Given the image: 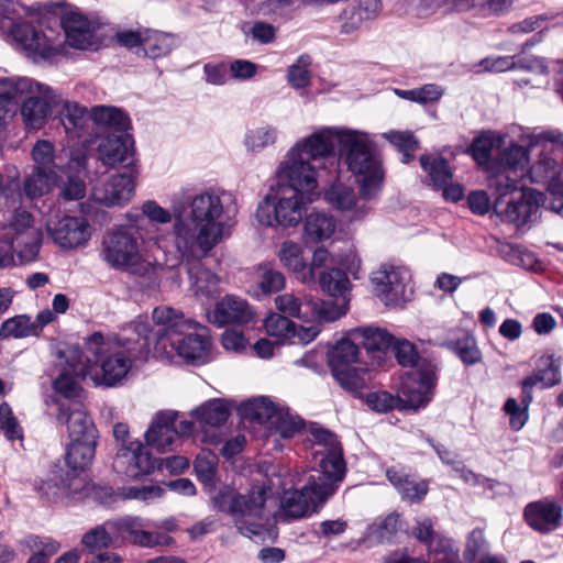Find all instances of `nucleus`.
<instances>
[{
	"instance_id": "nucleus-1",
	"label": "nucleus",
	"mask_w": 563,
	"mask_h": 563,
	"mask_svg": "<svg viewBox=\"0 0 563 563\" xmlns=\"http://www.w3.org/2000/svg\"><path fill=\"white\" fill-rule=\"evenodd\" d=\"M147 330V317H139L125 324L113 340H106L101 332L92 333L85 341V356L79 349H74L78 355V362L71 364L74 374L84 379L92 365L99 363L101 374L96 376V382L106 387L115 386L128 375L134 362L152 356Z\"/></svg>"
},
{
	"instance_id": "nucleus-2",
	"label": "nucleus",
	"mask_w": 563,
	"mask_h": 563,
	"mask_svg": "<svg viewBox=\"0 0 563 563\" xmlns=\"http://www.w3.org/2000/svg\"><path fill=\"white\" fill-rule=\"evenodd\" d=\"M153 327L148 321L146 335L151 336V354L153 357L178 356L190 364L208 362L212 341L206 325L186 320L184 313L168 306H159L153 310Z\"/></svg>"
},
{
	"instance_id": "nucleus-3",
	"label": "nucleus",
	"mask_w": 563,
	"mask_h": 563,
	"mask_svg": "<svg viewBox=\"0 0 563 563\" xmlns=\"http://www.w3.org/2000/svg\"><path fill=\"white\" fill-rule=\"evenodd\" d=\"M223 205L211 191L197 195L190 202V218L176 216L175 246L187 258L205 257L222 239Z\"/></svg>"
},
{
	"instance_id": "nucleus-4",
	"label": "nucleus",
	"mask_w": 563,
	"mask_h": 563,
	"mask_svg": "<svg viewBox=\"0 0 563 563\" xmlns=\"http://www.w3.org/2000/svg\"><path fill=\"white\" fill-rule=\"evenodd\" d=\"M494 188V212L504 221L522 227L537 216L544 202V195L532 188L518 186V180L505 173H498L490 179Z\"/></svg>"
},
{
	"instance_id": "nucleus-5",
	"label": "nucleus",
	"mask_w": 563,
	"mask_h": 563,
	"mask_svg": "<svg viewBox=\"0 0 563 563\" xmlns=\"http://www.w3.org/2000/svg\"><path fill=\"white\" fill-rule=\"evenodd\" d=\"M336 140L340 145V157L353 174L363 177L360 180L362 196L374 197L382 181L379 163L373 152L374 142L368 134L355 130L339 132Z\"/></svg>"
},
{
	"instance_id": "nucleus-6",
	"label": "nucleus",
	"mask_w": 563,
	"mask_h": 563,
	"mask_svg": "<svg viewBox=\"0 0 563 563\" xmlns=\"http://www.w3.org/2000/svg\"><path fill=\"white\" fill-rule=\"evenodd\" d=\"M267 488L264 485H253L245 494L238 493L230 486H223L211 497L216 510L233 518L236 528L244 536L258 534L263 518Z\"/></svg>"
},
{
	"instance_id": "nucleus-7",
	"label": "nucleus",
	"mask_w": 563,
	"mask_h": 563,
	"mask_svg": "<svg viewBox=\"0 0 563 563\" xmlns=\"http://www.w3.org/2000/svg\"><path fill=\"white\" fill-rule=\"evenodd\" d=\"M145 235L141 224L122 225L108 231L100 249L101 260L112 269L144 275L146 263L141 253Z\"/></svg>"
},
{
	"instance_id": "nucleus-8",
	"label": "nucleus",
	"mask_w": 563,
	"mask_h": 563,
	"mask_svg": "<svg viewBox=\"0 0 563 563\" xmlns=\"http://www.w3.org/2000/svg\"><path fill=\"white\" fill-rule=\"evenodd\" d=\"M341 483L321 473L317 476L311 475L302 488L284 492L280 499V517L296 520L316 512L335 494Z\"/></svg>"
},
{
	"instance_id": "nucleus-9",
	"label": "nucleus",
	"mask_w": 563,
	"mask_h": 563,
	"mask_svg": "<svg viewBox=\"0 0 563 563\" xmlns=\"http://www.w3.org/2000/svg\"><path fill=\"white\" fill-rule=\"evenodd\" d=\"M0 30L10 31L12 38L30 55L49 58L56 52L47 37L33 25L15 22V5L13 0H0Z\"/></svg>"
},
{
	"instance_id": "nucleus-10",
	"label": "nucleus",
	"mask_w": 563,
	"mask_h": 563,
	"mask_svg": "<svg viewBox=\"0 0 563 563\" xmlns=\"http://www.w3.org/2000/svg\"><path fill=\"white\" fill-rule=\"evenodd\" d=\"M437 368L421 364L401 376L398 397L401 409L419 410L431 401L437 386Z\"/></svg>"
},
{
	"instance_id": "nucleus-11",
	"label": "nucleus",
	"mask_w": 563,
	"mask_h": 563,
	"mask_svg": "<svg viewBox=\"0 0 563 563\" xmlns=\"http://www.w3.org/2000/svg\"><path fill=\"white\" fill-rule=\"evenodd\" d=\"M1 229L14 233V241L22 243L23 249L16 250L19 262L27 264L36 260L41 246V232L33 228V216L22 208L0 212Z\"/></svg>"
},
{
	"instance_id": "nucleus-12",
	"label": "nucleus",
	"mask_w": 563,
	"mask_h": 563,
	"mask_svg": "<svg viewBox=\"0 0 563 563\" xmlns=\"http://www.w3.org/2000/svg\"><path fill=\"white\" fill-rule=\"evenodd\" d=\"M317 167L302 156L299 146H294L279 165L278 181L287 191L311 194L317 188Z\"/></svg>"
},
{
	"instance_id": "nucleus-13",
	"label": "nucleus",
	"mask_w": 563,
	"mask_h": 563,
	"mask_svg": "<svg viewBox=\"0 0 563 563\" xmlns=\"http://www.w3.org/2000/svg\"><path fill=\"white\" fill-rule=\"evenodd\" d=\"M277 199L276 202L271 201L267 197L258 205L256 210V219L263 225L267 227H296L301 220L305 212V201L301 194L289 191Z\"/></svg>"
},
{
	"instance_id": "nucleus-14",
	"label": "nucleus",
	"mask_w": 563,
	"mask_h": 563,
	"mask_svg": "<svg viewBox=\"0 0 563 563\" xmlns=\"http://www.w3.org/2000/svg\"><path fill=\"white\" fill-rule=\"evenodd\" d=\"M21 106V115L27 129L38 130L46 122L51 112L59 108L62 97L51 87L34 80V87L25 91Z\"/></svg>"
},
{
	"instance_id": "nucleus-15",
	"label": "nucleus",
	"mask_w": 563,
	"mask_h": 563,
	"mask_svg": "<svg viewBox=\"0 0 563 563\" xmlns=\"http://www.w3.org/2000/svg\"><path fill=\"white\" fill-rule=\"evenodd\" d=\"M311 435L316 445L321 448L316 451V457L320 456L317 472L343 482L346 474V464L336 435L323 428H313Z\"/></svg>"
},
{
	"instance_id": "nucleus-16",
	"label": "nucleus",
	"mask_w": 563,
	"mask_h": 563,
	"mask_svg": "<svg viewBox=\"0 0 563 563\" xmlns=\"http://www.w3.org/2000/svg\"><path fill=\"white\" fill-rule=\"evenodd\" d=\"M156 463L146 445L133 441L121 445L113 459L112 467L118 474L135 479L154 472Z\"/></svg>"
},
{
	"instance_id": "nucleus-17",
	"label": "nucleus",
	"mask_w": 563,
	"mask_h": 563,
	"mask_svg": "<svg viewBox=\"0 0 563 563\" xmlns=\"http://www.w3.org/2000/svg\"><path fill=\"white\" fill-rule=\"evenodd\" d=\"M98 155L106 166H120L124 170L136 168L134 141L128 133H111L101 137L98 144Z\"/></svg>"
},
{
	"instance_id": "nucleus-18",
	"label": "nucleus",
	"mask_w": 563,
	"mask_h": 563,
	"mask_svg": "<svg viewBox=\"0 0 563 563\" xmlns=\"http://www.w3.org/2000/svg\"><path fill=\"white\" fill-rule=\"evenodd\" d=\"M137 174V168H132L110 176L103 184L93 188V199L107 207L124 205L134 194V179Z\"/></svg>"
},
{
	"instance_id": "nucleus-19",
	"label": "nucleus",
	"mask_w": 563,
	"mask_h": 563,
	"mask_svg": "<svg viewBox=\"0 0 563 563\" xmlns=\"http://www.w3.org/2000/svg\"><path fill=\"white\" fill-rule=\"evenodd\" d=\"M53 241L63 249L85 245L91 236L90 225L84 217L65 216L47 223Z\"/></svg>"
},
{
	"instance_id": "nucleus-20",
	"label": "nucleus",
	"mask_w": 563,
	"mask_h": 563,
	"mask_svg": "<svg viewBox=\"0 0 563 563\" xmlns=\"http://www.w3.org/2000/svg\"><path fill=\"white\" fill-rule=\"evenodd\" d=\"M106 526L117 537L140 547L166 545L173 541L167 534L143 530L144 523L140 517L125 516L113 521H107Z\"/></svg>"
},
{
	"instance_id": "nucleus-21",
	"label": "nucleus",
	"mask_w": 563,
	"mask_h": 563,
	"mask_svg": "<svg viewBox=\"0 0 563 563\" xmlns=\"http://www.w3.org/2000/svg\"><path fill=\"white\" fill-rule=\"evenodd\" d=\"M523 519L532 530L549 534L561 526L563 507L548 498L531 501L523 508Z\"/></svg>"
},
{
	"instance_id": "nucleus-22",
	"label": "nucleus",
	"mask_w": 563,
	"mask_h": 563,
	"mask_svg": "<svg viewBox=\"0 0 563 563\" xmlns=\"http://www.w3.org/2000/svg\"><path fill=\"white\" fill-rule=\"evenodd\" d=\"M408 277L406 269L383 265L373 272L371 282L378 297L386 303L396 302L405 297V282Z\"/></svg>"
},
{
	"instance_id": "nucleus-23",
	"label": "nucleus",
	"mask_w": 563,
	"mask_h": 563,
	"mask_svg": "<svg viewBox=\"0 0 563 563\" xmlns=\"http://www.w3.org/2000/svg\"><path fill=\"white\" fill-rule=\"evenodd\" d=\"M254 318V313L246 300L225 296L208 312L209 322L223 327L229 323L246 324Z\"/></svg>"
},
{
	"instance_id": "nucleus-24",
	"label": "nucleus",
	"mask_w": 563,
	"mask_h": 563,
	"mask_svg": "<svg viewBox=\"0 0 563 563\" xmlns=\"http://www.w3.org/2000/svg\"><path fill=\"white\" fill-rule=\"evenodd\" d=\"M560 380V361L554 358L553 355L542 356L538 368L521 383L522 404L527 406L532 402L534 386L541 385L542 388H549L559 384Z\"/></svg>"
},
{
	"instance_id": "nucleus-25",
	"label": "nucleus",
	"mask_w": 563,
	"mask_h": 563,
	"mask_svg": "<svg viewBox=\"0 0 563 563\" xmlns=\"http://www.w3.org/2000/svg\"><path fill=\"white\" fill-rule=\"evenodd\" d=\"M57 420L67 424L69 439H87L92 441V439L98 438V432L91 418L86 413L82 405L78 402L68 406L60 405Z\"/></svg>"
},
{
	"instance_id": "nucleus-26",
	"label": "nucleus",
	"mask_w": 563,
	"mask_h": 563,
	"mask_svg": "<svg viewBox=\"0 0 563 563\" xmlns=\"http://www.w3.org/2000/svg\"><path fill=\"white\" fill-rule=\"evenodd\" d=\"M82 488V481L75 473L56 466L51 475L36 486L37 492L48 500L56 501L78 493Z\"/></svg>"
},
{
	"instance_id": "nucleus-27",
	"label": "nucleus",
	"mask_w": 563,
	"mask_h": 563,
	"mask_svg": "<svg viewBox=\"0 0 563 563\" xmlns=\"http://www.w3.org/2000/svg\"><path fill=\"white\" fill-rule=\"evenodd\" d=\"M341 131L338 129H323L303 139L302 142L297 143L295 146H299L302 156L314 165V163L322 158L333 157L335 143H338L336 134Z\"/></svg>"
},
{
	"instance_id": "nucleus-28",
	"label": "nucleus",
	"mask_w": 563,
	"mask_h": 563,
	"mask_svg": "<svg viewBox=\"0 0 563 563\" xmlns=\"http://www.w3.org/2000/svg\"><path fill=\"white\" fill-rule=\"evenodd\" d=\"M176 420L177 412L175 411L157 413L153 423L145 432L146 443L158 451H166L177 438Z\"/></svg>"
},
{
	"instance_id": "nucleus-29",
	"label": "nucleus",
	"mask_w": 563,
	"mask_h": 563,
	"mask_svg": "<svg viewBox=\"0 0 563 563\" xmlns=\"http://www.w3.org/2000/svg\"><path fill=\"white\" fill-rule=\"evenodd\" d=\"M34 87L31 78L0 79V122L16 112L18 99Z\"/></svg>"
},
{
	"instance_id": "nucleus-30",
	"label": "nucleus",
	"mask_w": 563,
	"mask_h": 563,
	"mask_svg": "<svg viewBox=\"0 0 563 563\" xmlns=\"http://www.w3.org/2000/svg\"><path fill=\"white\" fill-rule=\"evenodd\" d=\"M67 43L79 49H87L93 44V25L79 13H68L62 20Z\"/></svg>"
},
{
	"instance_id": "nucleus-31",
	"label": "nucleus",
	"mask_w": 563,
	"mask_h": 563,
	"mask_svg": "<svg viewBox=\"0 0 563 563\" xmlns=\"http://www.w3.org/2000/svg\"><path fill=\"white\" fill-rule=\"evenodd\" d=\"M360 195H362L360 192ZM325 200L335 209L353 211L354 218L363 217L366 211V201L371 198L361 196L357 200L354 190L343 184L332 185L324 194Z\"/></svg>"
},
{
	"instance_id": "nucleus-32",
	"label": "nucleus",
	"mask_w": 563,
	"mask_h": 563,
	"mask_svg": "<svg viewBox=\"0 0 563 563\" xmlns=\"http://www.w3.org/2000/svg\"><path fill=\"white\" fill-rule=\"evenodd\" d=\"M386 477L401 497L411 503L422 500L428 493V484L426 482L412 479L401 467L391 466L387 468Z\"/></svg>"
},
{
	"instance_id": "nucleus-33",
	"label": "nucleus",
	"mask_w": 563,
	"mask_h": 563,
	"mask_svg": "<svg viewBox=\"0 0 563 563\" xmlns=\"http://www.w3.org/2000/svg\"><path fill=\"white\" fill-rule=\"evenodd\" d=\"M97 439L82 440V439H70V443L66 451V465L68 466L67 472L75 473L79 477L80 472L88 467L96 453Z\"/></svg>"
},
{
	"instance_id": "nucleus-34",
	"label": "nucleus",
	"mask_w": 563,
	"mask_h": 563,
	"mask_svg": "<svg viewBox=\"0 0 563 563\" xmlns=\"http://www.w3.org/2000/svg\"><path fill=\"white\" fill-rule=\"evenodd\" d=\"M541 141V139L539 137ZM543 147L539 159L530 167L529 175L532 183L543 184L554 179L559 175L558 161L562 159V154L551 150L549 141L542 140Z\"/></svg>"
},
{
	"instance_id": "nucleus-35",
	"label": "nucleus",
	"mask_w": 563,
	"mask_h": 563,
	"mask_svg": "<svg viewBox=\"0 0 563 563\" xmlns=\"http://www.w3.org/2000/svg\"><path fill=\"white\" fill-rule=\"evenodd\" d=\"M181 257L187 262V265H189L188 275L192 282L196 295H201L205 297L216 296L218 292L219 278L211 271L199 267L200 260L202 257L187 258L183 255Z\"/></svg>"
},
{
	"instance_id": "nucleus-36",
	"label": "nucleus",
	"mask_w": 563,
	"mask_h": 563,
	"mask_svg": "<svg viewBox=\"0 0 563 563\" xmlns=\"http://www.w3.org/2000/svg\"><path fill=\"white\" fill-rule=\"evenodd\" d=\"M192 415L202 429L206 427L218 428L227 422L230 408L224 400L212 399L195 409Z\"/></svg>"
},
{
	"instance_id": "nucleus-37",
	"label": "nucleus",
	"mask_w": 563,
	"mask_h": 563,
	"mask_svg": "<svg viewBox=\"0 0 563 563\" xmlns=\"http://www.w3.org/2000/svg\"><path fill=\"white\" fill-rule=\"evenodd\" d=\"M319 285L330 297L349 301L351 288L346 273L340 268H330L319 274Z\"/></svg>"
},
{
	"instance_id": "nucleus-38",
	"label": "nucleus",
	"mask_w": 563,
	"mask_h": 563,
	"mask_svg": "<svg viewBox=\"0 0 563 563\" xmlns=\"http://www.w3.org/2000/svg\"><path fill=\"white\" fill-rule=\"evenodd\" d=\"M335 219L324 212H311L305 221V235L308 241L322 242L332 236L335 231Z\"/></svg>"
},
{
	"instance_id": "nucleus-39",
	"label": "nucleus",
	"mask_w": 563,
	"mask_h": 563,
	"mask_svg": "<svg viewBox=\"0 0 563 563\" xmlns=\"http://www.w3.org/2000/svg\"><path fill=\"white\" fill-rule=\"evenodd\" d=\"M275 305L284 316L298 318L305 322L311 321L314 309L313 303H311V296H305L303 299H299L292 294H284L275 298Z\"/></svg>"
},
{
	"instance_id": "nucleus-40",
	"label": "nucleus",
	"mask_w": 563,
	"mask_h": 563,
	"mask_svg": "<svg viewBox=\"0 0 563 563\" xmlns=\"http://www.w3.org/2000/svg\"><path fill=\"white\" fill-rule=\"evenodd\" d=\"M358 346L350 339H342L329 352L331 372L352 367L358 360Z\"/></svg>"
},
{
	"instance_id": "nucleus-41",
	"label": "nucleus",
	"mask_w": 563,
	"mask_h": 563,
	"mask_svg": "<svg viewBox=\"0 0 563 563\" xmlns=\"http://www.w3.org/2000/svg\"><path fill=\"white\" fill-rule=\"evenodd\" d=\"M175 45L174 36L158 31H145L141 56L152 59L161 58L170 53Z\"/></svg>"
},
{
	"instance_id": "nucleus-42",
	"label": "nucleus",
	"mask_w": 563,
	"mask_h": 563,
	"mask_svg": "<svg viewBox=\"0 0 563 563\" xmlns=\"http://www.w3.org/2000/svg\"><path fill=\"white\" fill-rule=\"evenodd\" d=\"M55 170L36 169L25 177L23 192L26 198L33 200L49 191L51 186L56 181Z\"/></svg>"
},
{
	"instance_id": "nucleus-43",
	"label": "nucleus",
	"mask_w": 563,
	"mask_h": 563,
	"mask_svg": "<svg viewBox=\"0 0 563 563\" xmlns=\"http://www.w3.org/2000/svg\"><path fill=\"white\" fill-rule=\"evenodd\" d=\"M277 412L278 409L267 397L249 400L241 408V413L244 418L261 424L269 423L272 426Z\"/></svg>"
},
{
	"instance_id": "nucleus-44",
	"label": "nucleus",
	"mask_w": 563,
	"mask_h": 563,
	"mask_svg": "<svg viewBox=\"0 0 563 563\" xmlns=\"http://www.w3.org/2000/svg\"><path fill=\"white\" fill-rule=\"evenodd\" d=\"M356 339H360L368 352H385L391 349L395 338L385 329L364 328L354 331Z\"/></svg>"
},
{
	"instance_id": "nucleus-45",
	"label": "nucleus",
	"mask_w": 563,
	"mask_h": 563,
	"mask_svg": "<svg viewBox=\"0 0 563 563\" xmlns=\"http://www.w3.org/2000/svg\"><path fill=\"white\" fill-rule=\"evenodd\" d=\"M279 260L287 268L291 269L301 282L307 283V277L310 276V273H307V264L299 244L291 241L284 242L279 250Z\"/></svg>"
},
{
	"instance_id": "nucleus-46",
	"label": "nucleus",
	"mask_w": 563,
	"mask_h": 563,
	"mask_svg": "<svg viewBox=\"0 0 563 563\" xmlns=\"http://www.w3.org/2000/svg\"><path fill=\"white\" fill-rule=\"evenodd\" d=\"M89 117L97 124L113 128L118 133L125 132L130 123L122 110L111 106H96Z\"/></svg>"
},
{
	"instance_id": "nucleus-47",
	"label": "nucleus",
	"mask_w": 563,
	"mask_h": 563,
	"mask_svg": "<svg viewBox=\"0 0 563 563\" xmlns=\"http://www.w3.org/2000/svg\"><path fill=\"white\" fill-rule=\"evenodd\" d=\"M311 303H313L314 309L310 322L320 323L333 322L344 316L347 311L349 301H344V299L323 301L311 297Z\"/></svg>"
},
{
	"instance_id": "nucleus-48",
	"label": "nucleus",
	"mask_w": 563,
	"mask_h": 563,
	"mask_svg": "<svg viewBox=\"0 0 563 563\" xmlns=\"http://www.w3.org/2000/svg\"><path fill=\"white\" fill-rule=\"evenodd\" d=\"M58 110L59 119L67 133H76L82 129L87 119L88 111L76 102H70L62 98Z\"/></svg>"
},
{
	"instance_id": "nucleus-49",
	"label": "nucleus",
	"mask_w": 563,
	"mask_h": 563,
	"mask_svg": "<svg viewBox=\"0 0 563 563\" xmlns=\"http://www.w3.org/2000/svg\"><path fill=\"white\" fill-rule=\"evenodd\" d=\"M219 459L210 450H202L195 460L194 470L197 478L208 488H214Z\"/></svg>"
},
{
	"instance_id": "nucleus-50",
	"label": "nucleus",
	"mask_w": 563,
	"mask_h": 563,
	"mask_svg": "<svg viewBox=\"0 0 563 563\" xmlns=\"http://www.w3.org/2000/svg\"><path fill=\"white\" fill-rule=\"evenodd\" d=\"M256 285L264 295L275 294L285 287V276L271 264H261L256 269Z\"/></svg>"
},
{
	"instance_id": "nucleus-51",
	"label": "nucleus",
	"mask_w": 563,
	"mask_h": 563,
	"mask_svg": "<svg viewBox=\"0 0 563 563\" xmlns=\"http://www.w3.org/2000/svg\"><path fill=\"white\" fill-rule=\"evenodd\" d=\"M69 353L70 355L67 358L68 369L58 375V377L54 382V388L58 394L63 395L65 398L73 399L79 395L81 388L75 379V377H80L74 374L71 367V364L78 362V355L74 352V349H71Z\"/></svg>"
},
{
	"instance_id": "nucleus-52",
	"label": "nucleus",
	"mask_w": 563,
	"mask_h": 563,
	"mask_svg": "<svg viewBox=\"0 0 563 563\" xmlns=\"http://www.w3.org/2000/svg\"><path fill=\"white\" fill-rule=\"evenodd\" d=\"M34 336V330L31 324V317L27 314H18L7 319L0 327V340L10 338L22 339Z\"/></svg>"
},
{
	"instance_id": "nucleus-53",
	"label": "nucleus",
	"mask_w": 563,
	"mask_h": 563,
	"mask_svg": "<svg viewBox=\"0 0 563 563\" xmlns=\"http://www.w3.org/2000/svg\"><path fill=\"white\" fill-rule=\"evenodd\" d=\"M421 167L429 173L431 181L437 187L446 186L452 179V173L449 162L445 158L439 157L430 161V157L422 155L420 157Z\"/></svg>"
},
{
	"instance_id": "nucleus-54",
	"label": "nucleus",
	"mask_w": 563,
	"mask_h": 563,
	"mask_svg": "<svg viewBox=\"0 0 563 563\" xmlns=\"http://www.w3.org/2000/svg\"><path fill=\"white\" fill-rule=\"evenodd\" d=\"M339 385L355 397H363V390L367 387L365 378L354 366L332 372Z\"/></svg>"
},
{
	"instance_id": "nucleus-55",
	"label": "nucleus",
	"mask_w": 563,
	"mask_h": 563,
	"mask_svg": "<svg viewBox=\"0 0 563 563\" xmlns=\"http://www.w3.org/2000/svg\"><path fill=\"white\" fill-rule=\"evenodd\" d=\"M165 488L161 485L129 486L122 487L118 495L122 499H136L145 504H151L163 497Z\"/></svg>"
},
{
	"instance_id": "nucleus-56",
	"label": "nucleus",
	"mask_w": 563,
	"mask_h": 563,
	"mask_svg": "<svg viewBox=\"0 0 563 563\" xmlns=\"http://www.w3.org/2000/svg\"><path fill=\"white\" fill-rule=\"evenodd\" d=\"M450 345L465 365H474L482 360L475 339L468 334L451 342Z\"/></svg>"
},
{
	"instance_id": "nucleus-57",
	"label": "nucleus",
	"mask_w": 563,
	"mask_h": 563,
	"mask_svg": "<svg viewBox=\"0 0 563 563\" xmlns=\"http://www.w3.org/2000/svg\"><path fill=\"white\" fill-rule=\"evenodd\" d=\"M81 544L89 553H95L98 550L109 548L112 544V537L106 525L97 526L82 536Z\"/></svg>"
},
{
	"instance_id": "nucleus-58",
	"label": "nucleus",
	"mask_w": 563,
	"mask_h": 563,
	"mask_svg": "<svg viewBox=\"0 0 563 563\" xmlns=\"http://www.w3.org/2000/svg\"><path fill=\"white\" fill-rule=\"evenodd\" d=\"M265 329L271 336L294 338L296 324L286 316L272 313L265 320Z\"/></svg>"
},
{
	"instance_id": "nucleus-59",
	"label": "nucleus",
	"mask_w": 563,
	"mask_h": 563,
	"mask_svg": "<svg viewBox=\"0 0 563 563\" xmlns=\"http://www.w3.org/2000/svg\"><path fill=\"white\" fill-rule=\"evenodd\" d=\"M277 132L274 128L265 126L250 130L245 135V146L252 152H257L275 143Z\"/></svg>"
},
{
	"instance_id": "nucleus-60",
	"label": "nucleus",
	"mask_w": 563,
	"mask_h": 563,
	"mask_svg": "<svg viewBox=\"0 0 563 563\" xmlns=\"http://www.w3.org/2000/svg\"><path fill=\"white\" fill-rule=\"evenodd\" d=\"M271 427L274 428L282 438L290 439L303 428V421L287 411L278 410Z\"/></svg>"
},
{
	"instance_id": "nucleus-61",
	"label": "nucleus",
	"mask_w": 563,
	"mask_h": 563,
	"mask_svg": "<svg viewBox=\"0 0 563 563\" xmlns=\"http://www.w3.org/2000/svg\"><path fill=\"white\" fill-rule=\"evenodd\" d=\"M529 163V154L521 145H511L506 148L500 157V165L504 169L523 170Z\"/></svg>"
},
{
	"instance_id": "nucleus-62",
	"label": "nucleus",
	"mask_w": 563,
	"mask_h": 563,
	"mask_svg": "<svg viewBox=\"0 0 563 563\" xmlns=\"http://www.w3.org/2000/svg\"><path fill=\"white\" fill-rule=\"evenodd\" d=\"M387 140L394 144L402 154V163L407 164L413 158L415 152L418 150V141L409 132H389L386 134Z\"/></svg>"
},
{
	"instance_id": "nucleus-63",
	"label": "nucleus",
	"mask_w": 563,
	"mask_h": 563,
	"mask_svg": "<svg viewBox=\"0 0 563 563\" xmlns=\"http://www.w3.org/2000/svg\"><path fill=\"white\" fill-rule=\"evenodd\" d=\"M365 402L368 408L376 412H387L395 408L401 409L398 395L394 396L387 391L368 393L365 396Z\"/></svg>"
},
{
	"instance_id": "nucleus-64",
	"label": "nucleus",
	"mask_w": 563,
	"mask_h": 563,
	"mask_svg": "<svg viewBox=\"0 0 563 563\" xmlns=\"http://www.w3.org/2000/svg\"><path fill=\"white\" fill-rule=\"evenodd\" d=\"M32 156L36 164V169L55 170L56 164L54 163V146L49 141H37L32 150Z\"/></svg>"
}]
</instances>
